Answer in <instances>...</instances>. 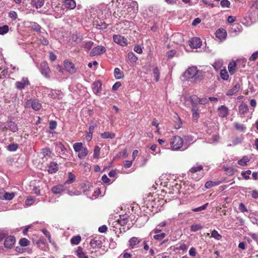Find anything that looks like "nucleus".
I'll return each instance as SVG.
<instances>
[{"instance_id":"obj_19","label":"nucleus","mask_w":258,"mask_h":258,"mask_svg":"<svg viewBox=\"0 0 258 258\" xmlns=\"http://www.w3.org/2000/svg\"><path fill=\"white\" fill-rule=\"evenodd\" d=\"M141 241V240L138 237H133L128 241L129 245L132 248H135L140 243Z\"/></svg>"},{"instance_id":"obj_37","label":"nucleus","mask_w":258,"mask_h":258,"mask_svg":"<svg viewBox=\"0 0 258 258\" xmlns=\"http://www.w3.org/2000/svg\"><path fill=\"white\" fill-rule=\"evenodd\" d=\"M84 147L83 143L81 142L76 143L73 145V148L76 152H80Z\"/></svg>"},{"instance_id":"obj_34","label":"nucleus","mask_w":258,"mask_h":258,"mask_svg":"<svg viewBox=\"0 0 258 258\" xmlns=\"http://www.w3.org/2000/svg\"><path fill=\"white\" fill-rule=\"evenodd\" d=\"M93 42L92 41H84L83 43L82 47L84 48L87 51L91 49L93 45Z\"/></svg>"},{"instance_id":"obj_2","label":"nucleus","mask_w":258,"mask_h":258,"mask_svg":"<svg viewBox=\"0 0 258 258\" xmlns=\"http://www.w3.org/2000/svg\"><path fill=\"white\" fill-rule=\"evenodd\" d=\"M199 71L196 67L188 68L184 73L183 76L188 80L194 79V81L199 79L198 73Z\"/></svg>"},{"instance_id":"obj_8","label":"nucleus","mask_w":258,"mask_h":258,"mask_svg":"<svg viewBox=\"0 0 258 258\" xmlns=\"http://www.w3.org/2000/svg\"><path fill=\"white\" fill-rule=\"evenodd\" d=\"M64 70L71 74H74L76 72V69L75 64L71 61L66 60L64 61Z\"/></svg>"},{"instance_id":"obj_25","label":"nucleus","mask_w":258,"mask_h":258,"mask_svg":"<svg viewBox=\"0 0 258 258\" xmlns=\"http://www.w3.org/2000/svg\"><path fill=\"white\" fill-rule=\"evenodd\" d=\"M239 88L240 85L238 84H236L232 89L227 91L226 95L227 96H232L236 94L239 91Z\"/></svg>"},{"instance_id":"obj_6","label":"nucleus","mask_w":258,"mask_h":258,"mask_svg":"<svg viewBox=\"0 0 258 258\" xmlns=\"http://www.w3.org/2000/svg\"><path fill=\"white\" fill-rule=\"evenodd\" d=\"M113 41L117 44L122 46H125L127 45V39L123 36L119 35H114L113 36Z\"/></svg>"},{"instance_id":"obj_58","label":"nucleus","mask_w":258,"mask_h":258,"mask_svg":"<svg viewBox=\"0 0 258 258\" xmlns=\"http://www.w3.org/2000/svg\"><path fill=\"white\" fill-rule=\"evenodd\" d=\"M118 157L126 158L127 157V150L124 149L121 152H119L118 154Z\"/></svg>"},{"instance_id":"obj_60","label":"nucleus","mask_w":258,"mask_h":258,"mask_svg":"<svg viewBox=\"0 0 258 258\" xmlns=\"http://www.w3.org/2000/svg\"><path fill=\"white\" fill-rule=\"evenodd\" d=\"M133 161L125 160L123 162V166L125 168H128L132 166Z\"/></svg>"},{"instance_id":"obj_17","label":"nucleus","mask_w":258,"mask_h":258,"mask_svg":"<svg viewBox=\"0 0 258 258\" xmlns=\"http://www.w3.org/2000/svg\"><path fill=\"white\" fill-rule=\"evenodd\" d=\"M96 28L100 30H103L107 28L108 24H107L103 20L98 17V20L94 22Z\"/></svg>"},{"instance_id":"obj_21","label":"nucleus","mask_w":258,"mask_h":258,"mask_svg":"<svg viewBox=\"0 0 258 258\" xmlns=\"http://www.w3.org/2000/svg\"><path fill=\"white\" fill-rule=\"evenodd\" d=\"M228 69L230 75H233L237 70L236 62L234 61L230 62L228 66Z\"/></svg>"},{"instance_id":"obj_30","label":"nucleus","mask_w":258,"mask_h":258,"mask_svg":"<svg viewBox=\"0 0 258 258\" xmlns=\"http://www.w3.org/2000/svg\"><path fill=\"white\" fill-rule=\"evenodd\" d=\"M114 75L116 79H120L124 77L123 73L118 68L114 69Z\"/></svg>"},{"instance_id":"obj_48","label":"nucleus","mask_w":258,"mask_h":258,"mask_svg":"<svg viewBox=\"0 0 258 258\" xmlns=\"http://www.w3.org/2000/svg\"><path fill=\"white\" fill-rule=\"evenodd\" d=\"M9 28L7 25L0 27V35H4L9 31Z\"/></svg>"},{"instance_id":"obj_53","label":"nucleus","mask_w":258,"mask_h":258,"mask_svg":"<svg viewBox=\"0 0 258 258\" xmlns=\"http://www.w3.org/2000/svg\"><path fill=\"white\" fill-rule=\"evenodd\" d=\"M208 205H209V203H206L205 205H204L201 207L192 209V211L194 212H199V211L204 210L207 208Z\"/></svg>"},{"instance_id":"obj_3","label":"nucleus","mask_w":258,"mask_h":258,"mask_svg":"<svg viewBox=\"0 0 258 258\" xmlns=\"http://www.w3.org/2000/svg\"><path fill=\"white\" fill-rule=\"evenodd\" d=\"M183 144V140L180 136H175L170 139V147L173 150L180 149L182 147Z\"/></svg>"},{"instance_id":"obj_52","label":"nucleus","mask_w":258,"mask_h":258,"mask_svg":"<svg viewBox=\"0 0 258 258\" xmlns=\"http://www.w3.org/2000/svg\"><path fill=\"white\" fill-rule=\"evenodd\" d=\"M18 146L17 144H11L7 147V149L10 151H15L17 150Z\"/></svg>"},{"instance_id":"obj_26","label":"nucleus","mask_w":258,"mask_h":258,"mask_svg":"<svg viewBox=\"0 0 258 258\" xmlns=\"http://www.w3.org/2000/svg\"><path fill=\"white\" fill-rule=\"evenodd\" d=\"M90 245L93 249L100 248L101 247V241L99 240L93 239L90 241Z\"/></svg>"},{"instance_id":"obj_45","label":"nucleus","mask_w":258,"mask_h":258,"mask_svg":"<svg viewBox=\"0 0 258 258\" xmlns=\"http://www.w3.org/2000/svg\"><path fill=\"white\" fill-rule=\"evenodd\" d=\"M19 243L22 246H26L29 245L30 241L26 238H22L20 239Z\"/></svg>"},{"instance_id":"obj_54","label":"nucleus","mask_w":258,"mask_h":258,"mask_svg":"<svg viewBox=\"0 0 258 258\" xmlns=\"http://www.w3.org/2000/svg\"><path fill=\"white\" fill-rule=\"evenodd\" d=\"M222 64L223 63L221 61L218 60L214 63L213 67L216 71H217L221 68Z\"/></svg>"},{"instance_id":"obj_18","label":"nucleus","mask_w":258,"mask_h":258,"mask_svg":"<svg viewBox=\"0 0 258 258\" xmlns=\"http://www.w3.org/2000/svg\"><path fill=\"white\" fill-rule=\"evenodd\" d=\"M248 111L249 109L247 105L245 102H242L238 107L239 113L244 115L248 113Z\"/></svg>"},{"instance_id":"obj_40","label":"nucleus","mask_w":258,"mask_h":258,"mask_svg":"<svg viewBox=\"0 0 258 258\" xmlns=\"http://www.w3.org/2000/svg\"><path fill=\"white\" fill-rule=\"evenodd\" d=\"M88 153V151L87 148L86 147H84L82 150L79 152L78 156L80 159H83L87 155Z\"/></svg>"},{"instance_id":"obj_5","label":"nucleus","mask_w":258,"mask_h":258,"mask_svg":"<svg viewBox=\"0 0 258 258\" xmlns=\"http://www.w3.org/2000/svg\"><path fill=\"white\" fill-rule=\"evenodd\" d=\"M40 71L41 74L45 78H49L50 77L49 74L50 73V71L46 61H42L40 63Z\"/></svg>"},{"instance_id":"obj_38","label":"nucleus","mask_w":258,"mask_h":258,"mask_svg":"<svg viewBox=\"0 0 258 258\" xmlns=\"http://www.w3.org/2000/svg\"><path fill=\"white\" fill-rule=\"evenodd\" d=\"M203 226L201 224H192L190 228L191 232H197L203 229Z\"/></svg>"},{"instance_id":"obj_27","label":"nucleus","mask_w":258,"mask_h":258,"mask_svg":"<svg viewBox=\"0 0 258 258\" xmlns=\"http://www.w3.org/2000/svg\"><path fill=\"white\" fill-rule=\"evenodd\" d=\"M64 187L62 185H58L51 188V191L55 194H60L64 191Z\"/></svg>"},{"instance_id":"obj_9","label":"nucleus","mask_w":258,"mask_h":258,"mask_svg":"<svg viewBox=\"0 0 258 258\" xmlns=\"http://www.w3.org/2000/svg\"><path fill=\"white\" fill-rule=\"evenodd\" d=\"M16 87L19 89L22 90L25 88L26 86L30 85V82L28 80V78L23 77L22 78L21 81H17L16 83Z\"/></svg>"},{"instance_id":"obj_1","label":"nucleus","mask_w":258,"mask_h":258,"mask_svg":"<svg viewBox=\"0 0 258 258\" xmlns=\"http://www.w3.org/2000/svg\"><path fill=\"white\" fill-rule=\"evenodd\" d=\"M188 176L196 181L199 180L204 175L203 166L200 164H197L192 167L187 172Z\"/></svg>"},{"instance_id":"obj_7","label":"nucleus","mask_w":258,"mask_h":258,"mask_svg":"<svg viewBox=\"0 0 258 258\" xmlns=\"http://www.w3.org/2000/svg\"><path fill=\"white\" fill-rule=\"evenodd\" d=\"M16 239L14 236H8L5 238L4 241L5 247L8 249H11L13 248Z\"/></svg>"},{"instance_id":"obj_63","label":"nucleus","mask_w":258,"mask_h":258,"mask_svg":"<svg viewBox=\"0 0 258 258\" xmlns=\"http://www.w3.org/2000/svg\"><path fill=\"white\" fill-rule=\"evenodd\" d=\"M189 254L193 257H195L197 254L196 249L195 247H192L189 250Z\"/></svg>"},{"instance_id":"obj_64","label":"nucleus","mask_w":258,"mask_h":258,"mask_svg":"<svg viewBox=\"0 0 258 258\" xmlns=\"http://www.w3.org/2000/svg\"><path fill=\"white\" fill-rule=\"evenodd\" d=\"M157 258H169V256L166 253L163 252L158 254L156 256Z\"/></svg>"},{"instance_id":"obj_15","label":"nucleus","mask_w":258,"mask_h":258,"mask_svg":"<svg viewBox=\"0 0 258 258\" xmlns=\"http://www.w3.org/2000/svg\"><path fill=\"white\" fill-rule=\"evenodd\" d=\"M102 83L100 81H97L92 84V89L93 92L97 95L101 93Z\"/></svg>"},{"instance_id":"obj_23","label":"nucleus","mask_w":258,"mask_h":258,"mask_svg":"<svg viewBox=\"0 0 258 258\" xmlns=\"http://www.w3.org/2000/svg\"><path fill=\"white\" fill-rule=\"evenodd\" d=\"M192 116L193 119L197 121L200 117V109L199 107H195L191 108Z\"/></svg>"},{"instance_id":"obj_46","label":"nucleus","mask_w":258,"mask_h":258,"mask_svg":"<svg viewBox=\"0 0 258 258\" xmlns=\"http://www.w3.org/2000/svg\"><path fill=\"white\" fill-rule=\"evenodd\" d=\"M234 127L236 130L239 131L241 132L243 131L246 128V127L244 126L243 124H240L238 122H235L234 123Z\"/></svg>"},{"instance_id":"obj_24","label":"nucleus","mask_w":258,"mask_h":258,"mask_svg":"<svg viewBox=\"0 0 258 258\" xmlns=\"http://www.w3.org/2000/svg\"><path fill=\"white\" fill-rule=\"evenodd\" d=\"M32 108L35 111L39 110L41 107V104L39 102V101L36 99L33 100L31 101Z\"/></svg>"},{"instance_id":"obj_29","label":"nucleus","mask_w":258,"mask_h":258,"mask_svg":"<svg viewBox=\"0 0 258 258\" xmlns=\"http://www.w3.org/2000/svg\"><path fill=\"white\" fill-rule=\"evenodd\" d=\"M8 126L9 130L13 133L17 132L18 131V125L15 122L12 121L9 122Z\"/></svg>"},{"instance_id":"obj_36","label":"nucleus","mask_w":258,"mask_h":258,"mask_svg":"<svg viewBox=\"0 0 258 258\" xmlns=\"http://www.w3.org/2000/svg\"><path fill=\"white\" fill-rule=\"evenodd\" d=\"M75 175L70 172L68 173V179L66 181L65 183L71 184L75 181Z\"/></svg>"},{"instance_id":"obj_59","label":"nucleus","mask_w":258,"mask_h":258,"mask_svg":"<svg viewBox=\"0 0 258 258\" xmlns=\"http://www.w3.org/2000/svg\"><path fill=\"white\" fill-rule=\"evenodd\" d=\"M258 58V51L253 52L249 57V60L254 61Z\"/></svg>"},{"instance_id":"obj_20","label":"nucleus","mask_w":258,"mask_h":258,"mask_svg":"<svg viewBox=\"0 0 258 258\" xmlns=\"http://www.w3.org/2000/svg\"><path fill=\"white\" fill-rule=\"evenodd\" d=\"M190 102L191 104V108L195 107H199L198 104H199V97L196 95H192L189 97Z\"/></svg>"},{"instance_id":"obj_61","label":"nucleus","mask_w":258,"mask_h":258,"mask_svg":"<svg viewBox=\"0 0 258 258\" xmlns=\"http://www.w3.org/2000/svg\"><path fill=\"white\" fill-rule=\"evenodd\" d=\"M209 102V100L207 98H199V104L205 105Z\"/></svg>"},{"instance_id":"obj_55","label":"nucleus","mask_w":258,"mask_h":258,"mask_svg":"<svg viewBox=\"0 0 258 258\" xmlns=\"http://www.w3.org/2000/svg\"><path fill=\"white\" fill-rule=\"evenodd\" d=\"M165 233L157 234L154 236V238L156 240H161L165 237Z\"/></svg>"},{"instance_id":"obj_49","label":"nucleus","mask_w":258,"mask_h":258,"mask_svg":"<svg viewBox=\"0 0 258 258\" xmlns=\"http://www.w3.org/2000/svg\"><path fill=\"white\" fill-rule=\"evenodd\" d=\"M42 233L47 237L49 242L51 243H52V240L51 237V234L49 231H48L46 229H42L41 230Z\"/></svg>"},{"instance_id":"obj_43","label":"nucleus","mask_w":258,"mask_h":258,"mask_svg":"<svg viewBox=\"0 0 258 258\" xmlns=\"http://www.w3.org/2000/svg\"><path fill=\"white\" fill-rule=\"evenodd\" d=\"M153 74L155 77L156 82H158L160 78V71L157 67H155L153 70Z\"/></svg>"},{"instance_id":"obj_50","label":"nucleus","mask_w":258,"mask_h":258,"mask_svg":"<svg viewBox=\"0 0 258 258\" xmlns=\"http://www.w3.org/2000/svg\"><path fill=\"white\" fill-rule=\"evenodd\" d=\"M15 196V194L13 192H5L4 195V198L6 200H11Z\"/></svg>"},{"instance_id":"obj_47","label":"nucleus","mask_w":258,"mask_h":258,"mask_svg":"<svg viewBox=\"0 0 258 258\" xmlns=\"http://www.w3.org/2000/svg\"><path fill=\"white\" fill-rule=\"evenodd\" d=\"M100 148L98 146H95L94 149V154H93L94 158H98L99 156L100 155Z\"/></svg>"},{"instance_id":"obj_4","label":"nucleus","mask_w":258,"mask_h":258,"mask_svg":"<svg viewBox=\"0 0 258 258\" xmlns=\"http://www.w3.org/2000/svg\"><path fill=\"white\" fill-rule=\"evenodd\" d=\"M106 48L103 46L98 45L94 47L90 53L91 56L101 55L106 52Z\"/></svg>"},{"instance_id":"obj_16","label":"nucleus","mask_w":258,"mask_h":258,"mask_svg":"<svg viewBox=\"0 0 258 258\" xmlns=\"http://www.w3.org/2000/svg\"><path fill=\"white\" fill-rule=\"evenodd\" d=\"M26 24L28 28L32 29L34 31L40 32L41 27L36 22H28Z\"/></svg>"},{"instance_id":"obj_31","label":"nucleus","mask_w":258,"mask_h":258,"mask_svg":"<svg viewBox=\"0 0 258 258\" xmlns=\"http://www.w3.org/2000/svg\"><path fill=\"white\" fill-rule=\"evenodd\" d=\"M221 183L220 181H208L205 183V187L206 188H210L212 187L215 186L219 185Z\"/></svg>"},{"instance_id":"obj_42","label":"nucleus","mask_w":258,"mask_h":258,"mask_svg":"<svg viewBox=\"0 0 258 258\" xmlns=\"http://www.w3.org/2000/svg\"><path fill=\"white\" fill-rule=\"evenodd\" d=\"M81 240V237L79 235L75 236L71 238V242L72 244L77 245Z\"/></svg>"},{"instance_id":"obj_22","label":"nucleus","mask_w":258,"mask_h":258,"mask_svg":"<svg viewBox=\"0 0 258 258\" xmlns=\"http://www.w3.org/2000/svg\"><path fill=\"white\" fill-rule=\"evenodd\" d=\"M128 221V216L126 214L120 215L117 223L121 226L125 225Z\"/></svg>"},{"instance_id":"obj_13","label":"nucleus","mask_w":258,"mask_h":258,"mask_svg":"<svg viewBox=\"0 0 258 258\" xmlns=\"http://www.w3.org/2000/svg\"><path fill=\"white\" fill-rule=\"evenodd\" d=\"M216 37L220 40L225 39L227 37V32L223 28L218 29L215 33Z\"/></svg>"},{"instance_id":"obj_56","label":"nucleus","mask_w":258,"mask_h":258,"mask_svg":"<svg viewBox=\"0 0 258 258\" xmlns=\"http://www.w3.org/2000/svg\"><path fill=\"white\" fill-rule=\"evenodd\" d=\"M238 209L240 212H241L242 213H244V212L247 213L248 212L247 209L246 208L245 205L242 203H241L239 204V207H238Z\"/></svg>"},{"instance_id":"obj_62","label":"nucleus","mask_w":258,"mask_h":258,"mask_svg":"<svg viewBox=\"0 0 258 258\" xmlns=\"http://www.w3.org/2000/svg\"><path fill=\"white\" fill-rule=\"evenodd\" d=\"M49 125L50 130H54L57 126V123L55 121L51 120L49 122Z\"/></svg>"},{"instance_id":"obj_33","label":"nucleus","mask_w":258,"mask_h":258,"mask_svg":"<svg viewBox=\"0 0 258 258\" xmlns=\"http://www.w3.org/2000/svg\"><path fill=\"white\" fill-rule=\"evenodd\" d=\"M115 134L110 132H104L101 134V137L103 139H112L115 138Z\"/></svg>"},{"instance_id":"obj_10","label":"nucleus","mask_w":258,"mask_h":258,"mask_svg":"<svg viewBox=\"0 0 258 258\" xmlns=\"http://www.w3.org/2000/svg\"><path fill=\"white\" fill-rule=\"evenodd\" d=\"M217 112L220 117H226L229 115V109L225 105H221L218 108Z\"/></svg>"},{"instance_id":"obj_32","label":"nucleus","mask_w":258,"mask_h":258,"mask_svg":"<svg viewBox=\"0 0 258 258\" xmlns=\"http://www.w3.org/2000/svg\"><path fill=\"white\" fill-rule=\"evenodd\" d=\"M44 3V0H32V5L36 8L38 9L41 7Z\"/></svg>"},{"instance_id":"obj_28","label":"nucleus","mask_w":258,"mask_h":258,"mask_svg":"<svg viewBox=\"0 0 258 258\" xmlns=\"http://www.w3.org/2000/svg\"><path fill=\"white\" fill-rule=\"evenodd\" d=\"M64 3L66 7L70 9H73L76 6V2L74 0H65Z\"/></svg>"},{"instance_id":"obj_14","label":"nucleus","mask_w":258,"mask_h":258,"mask_svg":"<svg viewBox=\"0 0 258 258\" xmlns=\"http://www.w3.org/2000/svg\"><path fill=\"white\" fill-rule=\"evenodd\" d=\"M47 171L50 174L56 173L58 170V165L55 162H51L47 165Z\"/></svg>"},{"instance_id":"obj_35","label":"nucleus","mask_w":258,"mask_h":258,"mask_svg":"<svg viewBox=\"0 0 258 258\" xmlns=\"http://www.w3.org/2000/svg\"><path fill=\"white\" fill-rule=\"evenodd\" d=\"M220 77L221 78L225 81H227L229 79V75L228 72L226 69H223L220 71Z\"/></svg>"},{"instance_id":"obj_44","label":"nucleus","mask_w":258,"mask_h":258,"mask_svg":"<svg viewBox=\"0 0 258 258\" xmlns=\"http://www.w3.org/2000/svg\"><path fill=\"white\" fill-rule=\"evenodd\" d=\"M127 57L128 59L133 62H136L138 59V57L133 52H130L127 54Z\"/></svg>"},{"instance_id":"obj_12","label":"nucleus","mask_w":258,"mask_h":258,"mask_svg":"<svg viewBox=\"0 0 258 258\" xmlns=\"http://www.w3.org/2000/svg\"><path fill=\"white\" fill-rule=\"evenodd\" d=\"M38 248L43 251H46L48 248L46 241L45 238L40 237L36 242Z\"/></svg>"},{"instance_id":"obj_41","label":"nucleus","mask_w":258,"mask_h":258,"mask_svg":"<svg viewBox=\"0 0 258 258\" xmlns=\"http://www.w3.org/2000/svg\"><path fill=\"white\" fill-rule=\"evenodd\" d=\"M211 237H213L216 240H219L222 238V236L218 232L217 230H213L211 232Z\"/></svg>"},{"instance_id":"obj_11","label":"nucleus","mask_w":258,"mask_h":258,"mask_svg":"<svg viewBox=\"0 0 258 258\" xmlns=\"http://www.w3.org/2000/svg\"><path fill=\"white\" fill-rule=\"evenodd\" d=\"M189 45L192 48H200L202 45V41L199 38L194 37L189 40Z\"/></svg>"},{"instance_id":"obj_57","label":"nucleus","mask_w":258,"mask_h":258,"mask_svg":"<svg viewBox=\"0 0 258 258\" xmlns=\"http://www.w3.org/2000/svg\"><path fill=\"white\" fill-rule=\"evenodd\" d=\"M175 53L176 51L175 50H171L167 52L166 56L168 59H171L175 55Z\"/></svg>"},{"instance_id":"obj_51","label":"nucleus","mask_w":258,"mask_h":258,"mask_svg":"<svg viewBox=\"0 0 258 258\" xmlns=\"http://www.w3.org/2000/svg\"><path fill=\"white\" fill-rule=\"evenodd\" d=\"M175 121H176L175 125V127L176 129L180 128L181 127L182 122L180 117L178 116L175 117Z\"/></svg>"},{"instance_id":"obj_39","label":"nucleus","mask_w":258,"mask_h":258,"mask_svg":"<svg viewBox=\"0 0 258 258\" xmlns=\"http://www.w3.org/2000/svg\"><path fill=\"white\" fill-rule=\"evenodd\" d=\"M249 161V159L248 158V157L245 156H243L241 159L239 160L238 161L237 163L238 165H239L240 166H244L247 165V163Z\"/></svg>"}]
</instances>
